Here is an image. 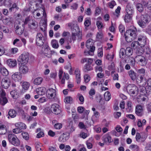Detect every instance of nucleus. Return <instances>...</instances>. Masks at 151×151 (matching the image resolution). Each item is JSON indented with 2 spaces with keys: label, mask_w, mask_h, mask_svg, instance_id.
I'll return each mask as SVG.
<instances>
[{
  "label": "nucleus",
  "mask_w": 151,
  "mask_h": 151,
  "mask_svg": "<svg viewBox=\"0 0 151 151\" xmlns=\"http://www.w3.org/2000/svg\"><path fill=\"white\" fill-rule=\"evenodd\" d=\"M137 34L136 28L133 26H131L124 34L126 41L127 42H131L137 38Z\"/></svg>",
  "instance_id": "nucleus-1"
},
{
  "label": "nucleus",
  "mask_w": 151,
  "mask_h": 151,
  "mask_svg": "<svg viewBox=\"0 0 151 151\" xmlns=\"http://www.w3.org/2000/svg\"><path fill=\"white\" fill-rule=\"evenodd\" d=\"M150 18L147 14L142 15L141 16V20L138 22V24L141 27H145L146 24L148 23L150 21Z\"/></svg>",
  "instance_id": "nucleus-2"
},
{
  "label": "nucleus",
  "mask_w": 151,
  "mask_h": 151,
  "mask_svg": "<svg viewBox=\"0 0 151 151\" xmlns=\"http://www.w3.org/2000/svg\"><path fill=\"white\" fill-rule=\"evenodd\" d=\"M127 90L130 95L133 96L134 95H137L138 93V88L134 84H129L127 87Z\"/></svg>",
  "instance_id": "nucleus-3"
},
{
  "label": "nucleus",
  "mask_w": 151,
  "mask_h": 151,
  "mask_svg": "<svg viewBox=\"0 0 151 151\" xmlns=\"http://www.w3.org/2000/svg\"><path fill=\"white\" fill-rule=\"evenodd\" d=\"M9 142L13 145L17 146L19 145L20 142L18 138L14 134H9L8 136Z\"/></svg>",
  "instance_id": "nucleus-4"
},
{
  "label": "nucleus",
  "mask_w": 151,
  "mask_h": 151,
  "mask_svg": "<svg viewBox=\"0 0 151 151\" xmlns=\"http://www.w3.org/2000/svg\"><path fill=\"white\" fill-rule=\"evenodd\" d=\"M135 60L138 64L142 66H145L146 65L147 62L145 57L142 55H137L135 57Z\"/></svg>",
  "instance_id": "nucleus-5"
},
{
  "label": "nucleus",
  "mask_w": 151,
  "mask_h": 151,
  "mask_svg": "<svg viewBox=\"0 0 151 151\" xmlns=\"http://www.w3.org/2000/svg\"><path fill=\"white\" fill-rule=\"evenodd\" d=\"M29 59L28 53L24 52L19 56L18 60L23 64H26L28 62Z\"/></svg>",
  "instance_id": "nucleus-6"
},
{
  "label": "nucleus",
  "mask_w": 151,
  "mask_h": 151,
  "mask_svg": "<svg viewBox=\"0 0 151 151\" xmlns=\"http://www.w3.org/2000/svg\"><path fill=\"white\" fill-rule=\"evenodd\" d=\"M56 91L55 90L50 88L48 89L46 92V95L48 98L50 99H53L55 97Z\"/></svg>",
  "instance_id": "nucleus-7"
},
{
  "label": "nucleus",
  "mask_w": 151,
  "mask_h": 151,
  "mask_svg": "<svg viewBox=\"0 0 151 151\" xmlns=\"http://www.w3.org/2000/svg\"><path fill=\"white\" fill-rule=\"evenodd\" d=\"M19 71L21 74H25L27 73L29 70L28 67L24 64L21 63L19 64Z\"/></svg>",
  "instance_id": "nucleus-8"
},
{
  "label": "nucleus",
  "mask_w": 151,
  "mask_h": 151,
  "mask_svg": "<svg viewBox=\"0 0 151 151\" xmlns=\"http://www.w3.org/2000/svg\"><path fill=\"white\" fill-rule=\"evenodd\" d=\"M11 80L8 78L5 77L3 79L1 82V86L3 88H7L10 85Z\"/></svg>",
  "instance_id": "nucleus-9"
},
{
  "label": "nucleus",
  "mask_w": 151,
  "mask_h": 151,
  "mask_svg": "<svg viewBox=\"0 0 151 151\" xmlns=\"http://www.w3.org/2000/svg\"><path fill=\"white\" fill-rule=\"evenodd\" d=\"M51 110L54 114L58 115L61 112V110L59 108V106L57 104H53L51 105Z\"/></svg>",
  "instance_id": "nucleus-10"
},
{
  "label": "nucleus",
  "mask_w": 151,
  "mask_h": 151,
  "mask_svg": "<svg viewBox=\"0 0 151 151\" xmlns=\"http://www.w3.org/2000/svg\"><path fill=\"white\" fill-rule=\"evenodd\" d=\"M127 14L129 15H133L134 13V8L132 4L131 3H128L126 8Z\"/></svg>",
  "instance_id": "nucleus-11"
},
{
  "label": "nucleus",
  "mask_w": 151,
  "mask_h": 151,
  "mask_svg": "<svg viewBox=\"0 0 151 151\" xmlns=\"http://www.w3.org/2000/svg\"><path fill=\"white\" fill-rule=\"evenodd\" d=\"M143 109L142 106L140 105H137L136 107L135 113L139 116H141L142 115Z\"/></svg>",
  "instance_id": "nucleus-12"
},
{
  "label": "nucleus",
  "mask_w": 151,
  "mask_h": 151,
  "mask_svg": "<svg viewBox=\"0 0 151 151\" xmlns=\"http://www.w3.org/2000/svg\"><path fill=\"white\" fill-rule=\"evenodd\" d=\"M12 79L15 81L21 80L22 78V75L19 72H16L12 76Z\"/></svg>",
  "instance_id": "nucleus-13"
},
{
  "label": "nucleus",
  "mask_w": 151,
  "mask_h": 151,
  "mask_svg": "<svg viewBox=\"0 0 151 151\" xmlns=\"http://www.w3.org/2000/svg\"><path fill=\"white\" fill-rule=\"evenodd\" d=\"M71 37L72 40L73 41H75L77 39V37L78 40H81L82 38V34L75 33L73 32V33H72Z\"/></svg>",
  "instance_id": "nucleus-14"
},
{
  "label": "nucleus",
  "mask_w": 151,
  "mask_h": 151,
  "mask_svg": "<svg viewBox=\"0 0 151 151\" xmlns=\"http://www.w3.org/2000/svg\"><path fill=\"white\" fill-rule=\"evenodd\" d=\"M138 40L139 41L140 46L141 47H144L145 45L146 38L145 37L142 36H140L138 38Z\"/></svg>",
  "instance_id": "nucleus-15"
},
{
  "label": "nucleus",
  "mask_w": 151,
  "mask_h": 151,
  "mask_svg": "<svg viewBox=\"0 0 151 151\" xmlns=\"http://www.w3.org/2000/svg\"><path fill=\"white\" fill-rule=\"evenodd\" d=\"M75 74L76 75L77 83L78 84H79L80 83L81 80L80 72L79 70L76 69L75 70Z\"/></svg>",
  "instance_id": "nucleus-16"
},
{
  "label": "nucleus",
  "mask_w": 151,
  "mask_h": 151,
  "mask_svg": "<svg viewBox=\"0 0 151 151\" xmlns=\"http://www.w3.org/2000/svg\"><path fill=\"white\" fill-rule=\"evenodd\" d=\"M7 64L10 67L12 68L15 66L17 64L16 60L9 59L7 61Z\"/></svg>",
  "instance_id": "nucleus-17"
},
{
  "label": "nucleus",
  "mask_w": 151,
  "mask_h": 151,
  "mask_svg": "<svg viewBox=\"0 0 151 151\" xmlns=\"http://www.w3.org/2000/svg\"><path fill=\"white\" fill-rule=\"evenodd\" d=\"M128 73L132 80L134 81L136 79V73L133 70H130L128 72Z\"/></svg>",
  "instance_id": "nucleus-18"
},
{
  "label": "nucleus",
  "mask_w": 151,
  "mask_h": 151,
  "mask_svg": "<svg viewBox=\"0 0 151 151\" xmlns=\"http://www.w3.org/2000/svg\"><path fill=\"white\" fill-rule=\"evenodd\" d=\"M73 122L72 120L69 121V125L67 128V129L69 132L70 133L72 132L75 130V128L73 126Z\"/></svg>",
  "instance_id": "nucleus-19"
},
{
  "label": "nucleus",
  "mask_w": 151,
  "mask_h": 151,
  "mask_svg": "<svg viewBox=\"0 0 151 151\" xmlns=\"http://www.w3.org/2000/svg\"><path fill=\"white\" fill-rule=\"evenodd\" d=\"M103 140L105 143H110L111 142V137L108 134L105 135L103 137Z\"/></svg>",
  "instance_id": "nucleus-20"
},
{
  "label": "nucleus",
  "mask_w": 151,
  "mask_h": 151,
  "mask_svg": "<svg viewBox=\"0 0 151 151\" xmlns=\"http://www.w3.org/2000/svg\"><path fill=\"white\" fill-rule=\"evenodd\" d=\"M45 88L43 87L38 88L36 89L37 93L40 95H43L45 94Z\"/></svg>",
  "instance_id": "nucleus-21"
},
{
  "label": "nucleus",
  "mask_w": 151,
  "mask_h": 151,
  "mask_svg": "<svg viewBox=\"0 0 151 151\" xmlns=\"http://www.w3.org/2000/svg\"><path fill=\"white\" fill-rule=\"evenodd\" d=\"M15 126L17 127H18L22 130V129L26 128V126L25 124L23 123L19 122L15 124Z\"/></svg>",
  "instance_id": "nucleus-22"
},
{
  "label": "nucleus",
  "mask_w": 151,
  "mask_h": 151,
  "mask_svg": "<svg viewBox=\"0 0 151 151\" xmlns=\"http://www.w3.org/2000/svg\"><path fill=\"white\" fill-rule=\"evenodd\" d=\"M0 72L4 76H6L9 74V72L7 69L4 67H2L0 68Z\"/></svg>",
  "instance_id": "nucleus-23"
},
{
  "label": "nucleus",
  "mask_w": 151,
  "mask_h": 151,
  "mask_svg": "<svg viewBox=\"0 0 151 151\" xmlns=\"http://www.w3.org/2000/svg\"><path fill=\"white\" fill-rule=\"evenodd\" d=\"M144 51L146 54V56L149 60H151V51L150 48L148 47L146 48L144 50Z\"/></svg>",
  "instance_id": "nucleus-24"
},
{
  "label": "nucleus",
  "mask_w": 151,
  "mask_h": 151,
  "mask_svg": "<svg viewBox=\"0 0 151 151\" xmlns=\"http://www.w3.org/2000/svg\"><path fill=\"white\" fill-rule=\"evenodd\" d=\"M10 93L14 99H16L19 94V93L16 89L11 91Z\"/></svg>",
  "instance_id": "nucleus-25"
},
{
  "label": "nucleus",
  "mask_w": 151,
  "mask_h": 151,
  "mask_svg": "<svg viewBox=\"0 0 151 151\" xmlns=\"http://www.w3.org/2000/svg\"><path fill=\"white\" fill-rule=\"evenodd\" d=\"M51 44L52 47L54 48L57 49L59 46L58 41L55 40H52L51 42Z\"/></svg>",
  "instance_id": "nucleus-26"
},
{
  "label": "nucleus",
  "mask_w": 151,
  "mask_h": 151,
  "mask_svg": "<svg viewBox=\"0 0 151 151\" xmlns=\"http://www.w3.org/2000/svg\"><path fill=\"white\" fill-rule=\"evenodd\" d=\"M42 81V78L40 77H39L35 79L34 81V83L36 85H40Z\"/></svg>",
  "instance_id": "nucleus-27"
},
{
  "label": "nucleus",
  "mask_w": 151,
  "mask_h": 151,
  "mask_svg": "<svg viewBox=\"0 0 151 151\" xmlns=\"http://www.w3.org/2000/svg\"><path fill=\"white\" fill-rule=\"evenodd\" d=\"M29 28L30 30H33L36 29L38 27L37 24H36L35 22H33L28 24Z\"/></svg>",
  "instance_id": "nucleus-28"
},
{
  "label": "nucleus",
  "mask_w": 151,
  "mask_h": 151,
  "mask_svg": "<svg viewBox=\"0 0 151 151\" xmlns=\"http://www.w3.org/2000/svg\"><path fill=\"white\" fill-rule=\"evenodd\" d=\"M24 29L21 28L18 26H17L15 28V32L16 33L19 35H21L23 32Z\"/></svg>",
  "instance_id": "nucleus-29"
},
{
  "label": "nucleus",
  "mask_w": 151,
  "mask_h": 151,
  "mask_svg": "<svg viewBox=\"0 0 151 151\" xmlns=\"http://www.w3.org/2000/svg\"><path fill=\"white\" fill-rule=\"evenodd\" d=\"M136 6L137 10L140 12H142L144 10V8L142 4L137 3L136 4Z\"/></svg>",
  "instance_id": "nucleus-30"
},
{
  "label": "nucleus",
  "mask_w": 151,
  "mask_h": 151,
  "mask_svg": "<svg viewBox=\"0 0 151 151\" xmlns=\"http://www.w3.org/2000/svg\"><path fill=\"white\" fill-rule=\"evenodd\" d=\"M92 40L91 39H89L87 40L86 43V46L88 49H89L91 47L93 46Z\"/></svg>",
  "instance_id": "nucleus-31"
},
{
  "label": "nucleus",
  "mask_w": 151,
  "mask_h": 151,
  "mask_svg": "<svg viewBox=\"0 0 151 151\" xmlns=\"http://www.w3.org/2000/svg\"><path fill=\"white\" fill-rule=\"evenodd\" d=\"M0 130L1 131V132H0V134H5L6 132V126L4 125H0Z\"/></svg>",
  "instance_id": "nucleus-32"
},
{
  "label": "nucleus",
  "mask_w": 151,
  "mask_h": 151,
  "mask_svg": "<svg viewBox=\"0 0 151 151\" xmlns=\"http://www.w3.org/2000/svg\"><path fill=\"white\" fill-rule=\"evenodd\" d=\"M126 55L129 56L131 55L133 53V50L130 47H128L125 49Z\"/></svg>",
  "instance_id": "nucleus-33"
},
{
  "label": "nucleus",
  "mask_w": 151,
  "mask_h": 151,
  "mask_svg": "<svg viewBox=\"0 0 151 151\" xmlns=\"http://www.w3.org/2000/svg\"><path fill=\"white\" fill-rule=\"evenodd\" d=\"M16 114L15 111L13 109L10 110L8 112V115L12 118L15 117L16 116Z\"/></svg>",
  "instance_id": "nucleus-34"
},
{
  "label": "nucleus",
  "mask_w": 151,
  "mask_h": 151,
  "mask_svg": "<svg viewBox=\"0 0 151 151\" xmlns=\"http://www.w3.org/2000/svg\"><path fill=\"white\" fill-rule=\"evenodd\" d=\"M8 102V100L4 96H1L0 98V104L2 105H4Z\"/></svg>",
  "instance_id": "nucleus-35"
},
{
  "label": "nucleus",
  "mask_w": 151,
  "mask_h": 151,
  "mask_svg": "<svg viewBox=\"0 0 151 151\" xmlns=\"http://www.w3.org/2000/svg\"><path fill=\"white\" fill-rule=\"evenodd\" d=\"M138 99L139 100H138V101H142V102L147 101L148 100L147 96L143 95L138 97Z\"/></svg>",
  "instance_id": "nucleus-36"
},
{
  "label": "nucleus",
  "mask_w": 151,
  "mask_h": 151,
  "mask_svg": "<svg viewBox=\"0 0 151 151\" xmlns=\"http://www.w3.org/2000/svg\"><path fill=\"white\" fill-rule=\"evenodd\" d=\"M133 15H129L127 14L124 17V21L126 22H129L132 19Z\"/></svg>",
  "instance_id": "nucleus-37"
},
{
  "label": "nucleus",
  "mask_w": 151,
  "mask_h": 151,
  "mask_svg": "<svg viewBox=\"0 0 151 151\" xmlns=\"http://www.w3.org/2000/svg\"><path fill=\"white\" fill-rule=\"evenodd\" d=\"M36 45L39 47L42 46L44 44V40H36Z\"/></svg>",
  "instance_id": "nucleus-38"
},
{
  "label": "nucleus",
  "mask_w": 151,
  "mask_h": 151,
  "mask_svg": "<svg viewBox=\"0 0 151 151\" xmlns=\"http://www.w3.org/2000/svg\"><path fill=\"white\" fill-rule=\"evenodd\" d=\"M111 98V95L109 91L106 92L104 94V98L106 101H109Z\"/></svg>",
  "instance_id": "nucleus-39"
},
{
  "label": "nucleus",
  "mask_w": 151,
  "mask_h": 151,
  "mask_svg": "<svg viewBox=\"0 0 151 151\" xmlns=\"http://www.w3.org/2000/svg\"><path fill=\"white\" fill-rule=\"evenodd\" d=\"M64 101L65 103L71 104L73 101V99L70 96H67L65 98Z\"/></svg>",
  "instance_id": "nucleus-40"
},
{
  "label": "nucleus",
  "mask_w": 151,
  "mask_h": 151,
  "mask_svg": "<svg viewBox=\"0 0 151 151\" xmlns=\"http://www.w3.org/2000/svg\"><path fill=\"white\" fill-rule=\"evenodd\" d=\"M58 140L62 142H64L66 141V139L65 138V134L63 133L60 135L58 139Z\"/></svg>",
  "instance_id": "nucleus-41"
},
{
  "label": "nucleus",
  "mask_w": 151,
  "mask_h": 151,
  "mask_svg": "<svg viewBox=\"0 0 151 151\" xmlns=\"http://www.w3.org/2000/svg\"><path fill=\"white\" fill-rule=\"evenodd\" d=\"M129 63H130V65L132 66H134L135 61V58H134L132 57H129Z\"/></svg>",
  "instance_id": "nucleus-42"
},
{
  "label": "nucleus",
  "mask_w": 151,
  "mask_h": 151,
  "mask_svg": "<svg viewBox=\"0 0 151 151\" xmlns=\"http://www.w3.org/2000/svg\"><path fill=\"white\" fill-rule=\"evenodd\" d=\"M30 84L28 82H24L23 83L22 85L23 88L25 90H27L29 88Z\"/></svg>",
  "instance_id": "nucleus-43"
},
{
  "label": "nucleus",
  "mask_w": 151,
  "mask_h": 151,
  "mask_svg": "<svg viewBox=\"0 0 151 151\" xmlns=\"http://www.w3.org/2000/svg\"><path fill=\"white\" fill-rule=\"evenodd\" d=\"M35 147L37 151H42V150L41 144L39 143L35 144Z\"/></svg>",
  "instance_id": "nucleus-44"
},
{
  "label": "nucleus",
  "mask_w": 151,
  "mask_h": 151,
  "mask_svg": "<svg viewBox=\"0 0 151 151\" xmlns=\"http://www.w3.org/2000/svg\"><path fill=\"white\" fill-rule=\"evenodd\" d=\"M85 71H89L93 70L92 67L91 65L86 64L84 66Z\"/></svg>",
  "instance_id": "nucleus-45"
},
{
  "label": "nucleus",
  "mask_w": 151,
  "mask_h": 151,
  "mask_svg": "<svg viewBox=\"0 0 151 151\" xmlns=\"http://www.w3.org/2000/svg\"><path fill=\"white\" fill-rule=\"evenodd\" d=\"M42 9L43 10V12L42 18L44 19V21L43 22V23H46L47 20V19H46L47 14L45 12V10L43 8Z\"/></svg>",
  "instance_id": "nucleus-46"
},
{
  "label": "nucleus",
  "mask_w": 151,
  "mask_h": 151,
  "mask_svg": "<svg viewBox=\"0 0 151 151\" xmlns=\"http://www.w3.org/2000/svg\"><path fill=\"white\" fill-rule=\"evenodd\" d=\"M143 50L142 48H139L136 51V53L137 55H140L143 53Z\"/></svg>",
  "instance_id": "nucleus-47"
},
{
  "label": "nucleus",
  "mask_w": 151,
  "mask_h": 151,
  "mask_svg": "<svg viewBox=\"0 0 151 151\" xmlns=\"http://www.w3.org/2000/svg\"><path fill=\"white\" fill-rule=\"evenodd\" d=\"M45 50H44V51L42 52L43 53L45 54V55L46 56L47 55H46L48 54L50 52V49L48 46H46L45 47Z\"/></svg>",
  "instance_id": "nucleus-48"
},
{
  "label": "nucleus",
  "mask_w": 151,
  "mask_h": 151,
  "mask_svg": "<svg viewBox=\"0 0 151 151\" xmlns=\"http://www.w3.org/2000/svg\"><path fill=\"white\" fill-rule=\"evenodd\" d=\"M126 55L125 50L124 48H121L120 51V56L121 58H123V56Z\"/></svg>",
  "instance_id": "nucleus-49"
},
{
  "label": "nucleus",
  "mask_w": 151,
  "mask_h": 151,
  "mask_svg": "<svg viewBox=\"0 0 151 151\" xmlns=\"http://www.w3.org/2000/svg\"><path fill=\"white\" fill-rule=\"evenodd\" d=\"M73 31H74V32L75 33H77L78 34L81 33L80 32L79 27L77 26L74 27L72 29V33H73Z\"/></svg>",
  "instance_id": "nucleus-50"
},
{
  "label": "nucleus",
  "mask_w": 151,
  "mask_h": 151,
  "mask_svg": "<svg viewBox=\"0 0 151 151\" xmlns=\"http://www.w3.org/2000/svg\"><path fill=\"white\" fill-rule=\"evenodd\" d=\"M139 45H140L139 42L137 41H134L131 44L132 47L134 48H136Z\"/></svg>",
  "instance_id": "nucleus-51"
},
{
  "label": "nucleus",
  "mask_w": 151,
  "mask_h": 151,
  "mask_svg": "<svg viewBox=\"0 0 151 151\" xmlns=\"http://www.w3.org/2000/svg\"><path fill=\"white\" fill-rule=\"evenodd\" d=\"M130 148L136 151H138L139 149V147L137 145H132L130 146Z\"/></svg>",
  "instance_id": "nucleus-52"
},
{
  "label": "nucleus",
  "mask_w": 151,
  "mask_h": 151,
  "mask_svg": "<svg viewBox=\"0 0 151 151\" xmlns=\"http://www.w3.org/2000/svg\"><path fill=\"white\" fill-rule=\"evenodd\" d=\"M44 37L43 35L40 33H37L36 36V40H44Z\"/></svg>",
  "instance_id": "nucleus-53"
},
{
  "label": "nucleus",
  "mask_w": 151,
  "mask_h": 151,
  "mask_svg": "<svg viewBox=\"0 0 151 151\" xmlns=\"http://www.w3.org/2000/svg\"><path fill=\"white\" fill-rule=\"evenodd\" d=\"M96 24L98 29H102L104 27L103 24L100 21H97Z\"/></svg>",
  "instance_id": "nucleus-54"
},
{
  "label": "nucleus",
  "mask_w": 151,
  "mask_h": 151,
  "mask_svg": "<svg viewBox=\"0 0 151 151\" xmlns=\"http://www.w3.org/2000/svg\"><path fill=\"white\" fill-rule=\"evenodd\" d=\"M14 9L16 10H17L19 9L16 3H14L13 4L12 7L9 8V10L11 12H12Z\"/></svg>",
  "instance_id": "nucleus-55"
},
{
  "label": "nucleus",
  "mask_w": 151,
  "mask_h": 151,
  "mask_svg": "<svg viewBox=\"0 0 151 151\" xmlns=\"http://www.w3.org/2000/svg\"><path fill=\"white\" fill-rule=\"evenodd\" d=\"M4 3L6 6L10 7L12 4V1L11 0H5Z\"/></svg>",
  "instance_id": "nucleus-56"
},
{
  "label": "nucleus",
  "mask_w": 151,
  "mask_h": 151,
  "mask_svg": "<svg viewBox=\"0 0 151 151\" xmlns=\"http://www.w3.org/2000/svg\"><path fill=\"white\" fill-rule=\"evenodd\" d=\"M22 135L23 138L26 140H28L29 139V135L26 132L22 133Z\"/></svg>",
  "instance_id": "nucleus-57"
},
{
  "label": "nucleus",
  "mask_w": 151,
  "mask_h": 151,
  "mask_svg": "<svg viewBox=\"0 0 151 151\" xmlns=\"http://www.w3.org/2000/svg\"><path fill=\"white\" fill-rule=\"evenodd\" d=\"M132 102L131 101H128L127 103V105L128 108L127 109V111H130L132 109Z\"/></svg>",
  "instance_id": "nucleus-58"
},
{
  "label": "nucleus",
  "mask_w": 151,
  "mask_h": 151,
  "mask_svg": "<svg viewBox=\"0 0 151 151\" xmlns=\"http://www.w3.org/2000/svg\"><path fill=\"white\" fill-rule=\"evenodd\" d=\"M103 37V34L101 31H100L96 35V38L99 39H101Z\"/></svg>",
  "instance_id": "nucleus-59"
},
{
  "label": "nucleus",
  "mask_w": 151,
  "mask_h": 151,
  "mask_svg": "<svg viewBox=\"0 0 151 151\" xmlns=\"http://www.w3.org/2000/svg\"><path fill=\"white\" fill-rule=\"evenodd\" d=\"M22 132V130L18 127H17L13 129V132L15 134H18L21 132Z\"/></svg>",
  "instance_id": "nucleus-60"
},
{
  "label": "nucleus",
  "mask_w": 151,
  "mask_h": 151,
  "mask_svg": "<svg viewBox=\"0 0 151 151\" xmlns=\"http://www.w3.org/2000/svg\"><path fill=\"white\" fill-rule=\"evenodd\" d=\"M87 147L88 149H91L93 147V145L91 143H90L89 140H87L86 142Z\"/></svg>",
  "instance_id": "nucleus-61"
},
{
  "label": "nucleus",
  "mask_w": 151,
  "mask_h": 151,
  "mask_svg": "<svg viewBox=\"0 0 151 151\" xmlns=\"http://www.w3.org/2000/svg\"><path fill=\"white\" fill-rule=\"evenodd\" d=\"M5 94L4 90L0 86V96H5Z\"/></svg>",
  "instance_id": "nucleus-62"
},
{
  "label": "nucleus",
  "mask_w": 151,
  "mask_h": 151,
  "mask_svg": "<svg viewBox=\"0 0 151 151\" xmlns=\"http://www.w3.org/2000/svg\"><path fill=\"white\" fill-rule=\"evenodd\" d=\"M11 21L10 17H5L3 20V21L5 24H7L9 22Z\"/></svg>",
  "instance_id": "nucleus-63"
},
{
  "label": "nucleus",
  "mask_w": 151,
  "mask_h": 151,
  "mask_svg": "<svg viewBox=\"0 0 151 151\" xmlns=\"http://www.w3.org/2000/svg\"><path fill=\"white\" fill-rule=\"evenodd\" d=\"M85 81L86 83H88L90 80V77L88 75H86L84 76Z\"/></svg>",
  "instance_id": "nucleus-64"
}]
</instances>
